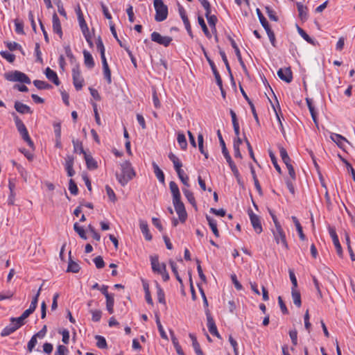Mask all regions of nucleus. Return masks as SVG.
<instances>
[{
  "label": "nucleus",
  "mask_w": 355,
  "mask_h": 355,
  "mask_svg": "<svg viewBox=\"0 0 355 355\" xmlns=\"http://www.w3.org/2000/svg\"><path fill=\"white\" fill-rule=\"evenodd\" d=\"M121 173H116V178L123 187L132 180L135 175V171L129 161H124L120 164Z\"/></svg>",
  "instance_id": "nucleus-1"
},
{
  "label": "nucleus",
  "mask_w": 355,
  "mask_h": 355,
  "mask_svg": "<svg viewBox=\"0 0 355 355\" xmlns=\"http://www.w3.org/2000/svg\"><path fill=\"white\" fill-rule=\"evenodd\" d=\"M155 10V20L160 22L165 20L168 17V7L162 0H153Z\"/></svg>",
  "instance_id": "nucleus-2"
},
{
  "label": "nucleus",
  "mask_w": 355,
  "mask_h": 355,
  "mask_svg": "<svg viewBox=\"0 0 355 355\" xmlns=\"http://www.w3.org/2000/svg\"><path fill=\"white\" fill-rule=\"evenodd\" d=\"M5 78L7 80L11 82H19L26 84H30L31 83L29 77L24 73L19 71L6 73L5 74Z\"/></svg>",
  "instance_id": "nucleus-3"
},
{
  "label": "nucleus",
  "mask_w": 355,
  "mask_h": 355,
  "mask_svg": "<svg viewBox=\"0 0 355 355\" xmlns=\"http://www.w3.org/2000/svg\"><path fill=\"white\" fill-rule=\"evenodd\" d=\"M173 203L180 222L184 223L187 218V214L184 203L181 201V198L173 199Z\"/></svg>",
  "instance_id": "nucleus-4"
},
{
  "label": "nucleus",
  "mask_w": 355,
  "mask_h": 355,
  "mask_svg": "<svg viewBox=\"0 0 355 355\" xmlns=\"http://www.w3.org/2000/svg\"><path fill=\"white\" fill-rule=\"evenodd\" d=\"M151 40L160 45L167 47L170 45L173 39L170 36H162L158 32L154 31L150 35Z\"/></svg>",
  "instance_id": "nucleus-5"
},
{
  "label": "nucleus",
  "mask_w": 355,
  "mask_h": 355,
  "mask_svg": "<svg viewBox=\"0 0 355 355\" xmlns=\"http://www.w3.org/2000/svg\"><path fill=\"white\" fill-rule=\"evenodd\" d=\"M72 78L76 89L80 90L83 86L84 79L81 76L79 67L76 66L72 69Z\"/></svg>",
  "instance_id": "nucleus-6"
},
{
  "label": "nucleus",
  "mask_w": 355,
  "mask_h": 355,
  "mask_svg": "<svg viewBox=\"0 0 355 355\" xmlns=\"http://www.w3.org/2000/svg\"><path fill=\"white\" fill-rule=\"evenodd\" d=\"M248 215L254 230L256 232L257 234H261L263 231V228L260 218L254 213H253L252 210L248 211Z\"/></svg>",
  "instance_id": "nucleus-7"
},
{
  "label": "nucleus",
  "mask_w": 355,
  "mask_h": 355,
  "mask_svg": "<svg viewBox=\"0 0 355 355\" xmlns=\"http://www.w3.org/2000/svg\"><path fill=\"white\" fill-rule=\"evenodd\" d=\"M206 316H207V327H208L209 333L211 335L216 336L217 338H220V336L217 330L216 323H215L209 309L206 310Z\"/></svg>",
  "instance_id": "nucleus-8"
},
{
  "label": "nucleus",
  "mask_w": 355,
  "mask_h": 355,
  "mask_svg": "<svg viewBox=\"0 0 355 355\" xmlns=\"http://www.w3.org/2000/svg\"><path fill=\"white\" fill-rule=\"evenodd\" d=\"M273 235L275 237V240L277 244L281 243L286 250L288 248V243L286 239V235L282 227L276 228L275 231L273 232Z\"/></svg>",
  "instance_id": "nucleus-9"
},
{
  "label": "nucleus",
  "mask_w": 355,
  "mask_h": 355,
  "mask_svg": "<svg viewBox=\"0 0 355 355\" xmlns=\"http://www.w3.org/2000/svg\"><path fill=\"white\" fill-rule=\"evenodd\" d=\"M202 50L203 51V53L205 55V57L206 58V60H207L211 70H212V72L214 75V77L216 78V83L217 85H221V77L216 69V67L214 62V61L209 58V56L208 55L205 49L202 46Z\"/></svg>",
  "instance_id": "nucleus-10"
},
{
  "label": "nucleus",
  "mask_w": 355,
  "mask_h": 355,
  "mask_svg": "<svg viewBox=\"0 0 355 355\" xmlns=\"http://www.w3.org/2000/svg\"><path fill=\"white\" fill-rule=\"evenodd\" d=\"M329 234L332 239V241H333V243H334V245H335V248H336V252L338 254V255L340 257H343V250H342V247L340 245V243L339 242V240H338V235L336 232V230L334 227H329Z\"/></svg>",
  "instance_id": "nucleus-11"
},
{
  "label": "nucleus",
  "mask_w": 355,
  "mask_h": 355,
  "mask_svg": "<svg viewBox=\"0 0 355 355\" xmlns=\"http://www.w3.org/2000/svg\"><path fill=\"white\" fill-rule=\"evenodd\" d=\"M277 76L281 80L285 81L287 83H291L293 80V73L290 67L279 69L277 71Z\"/></svg>",
  "instance_id": "nucleus-12"
},
{
  "label": "nucleus",
  "mask_w": 355,
  "mask_h": 355,
  "mask_svg": "<svg viewBox=\"0 0 355 355\" xmlns=\"http://www.w3.org/2000/svg\"><path fill=\"white\" fill-rule=\"evenodd\" d=\"M330 138L343 150H345V143L349 144V141L345 137L339 134L331 133Z\"/></svg>",
  "instance_id": "nucleus-13"
},
{
  "label": "nucleus",
  "mask_w": 355,
  "mask_h": 355,
  "mask_svg": "<svg viewBox=\"0 0 355 355\" xmlns=\"http://www.w3.org/2000/svg\"><path fill=\"white\" fill-rule=\"evenodd\" d=\"M53 31L55 33L58 34L61 39L62 37V31L60 19L56 13L53 15Z\"/></svg>",
  "instance_id": "nucleus-14"
},
{
  "label": "nucleus",
  "mask_w": 355,
  "mask_h": 355,
  "mask_svg": "<svg viewBox=\"0 0 355 355\" xmlns=\"http://www.w3.org/2000/svg\"><path fill=\"white\" fill-rule=\"evenodd\" d=\"M44 73L46 75V77L55 85L58 86L60 84V81L58 77L56 72L52 70L51 68L47 67L45 69Z\"/></svg>",
  "instance_id": "nucleus-15"
},
{
  "label": "nucleus",
  "mask_w": 355,
  "mask_h": 355,
  "mask_svg": "<svg viewBox=\"0 0 355 355\" xmlns=\"http://www.w3.org/2000/svg\"><path fill=\"white\" fill-rule=\"evenodd\" d=\"M14 107L17 112L20 114H32L33 111L31 107L27 105H25L19 101H16L14 105Z\"/></svg>",
  "instance_id": "nucleus-16"
},
{
  "label": "nucleus",
  "mask_w": 355,
  "mask_h": 355,
  "mask_svg": "<svg viewBox=\"0 0 355 355\" xmlns=\"http://www.w3.org/2000/svg\"><path fill=\"white\" fill-rule=\"evenodd\" d=\"M150 263L154 272L159 273L162 272V263H159L158 255L150 256Z\"/></svg>",
  "instance_id": "nucleus-17"
},
{
  "label": "nucleus",
  "mask_w": 355,
  "mask_h": 355,
  "mask_svg": "<svg viewBox=\"0 0 355 355\" xmlns=\"http://www.w3.org/2000/svg\"><path fill=\"white\" fill-rule=\"evenodd\" d=\"M84 158L86 162L87 168L89 170H95L98 168L97 162L92 157L91 155L85 153L84 154Z\"/></svg>",
  "instance_id": "nucleus-18"
},
{
  "label": "nucleus",
  "mask_w": 355,
  "mask_h": 355,
  "mask_svg": "<svg viewBox=\"0 0 355 355\" xmlns=\"http://www.w3.org/2000/svg\"><path fill=\"white\" fill-rule=\"evenodd\" d=\"M139 227L141 229V231L144 236H145L146 240L147 241H151L152 240V235L150 233L148 225L146 221L141 220L139 221Z\"/></svg>",
  "instance_id": "nucleus-19"
},
{
  "label": "nucleus",
  "mask_w": 355,
  "mask_h": 355,
  "mask_svg": "<svg viewBox=\"0 0 355 355\" xmlns=\"http://www.w3.org/2000/svg\"><path fill=\"white\" fill-rule=\"evenodd\" d=\"M296 6L299 12V17L301 20L305 21L308 18V8L304 6L302 3L297 2Z\"/></svg>",
  "instance_id": "nucleus-20"
},
{
  "label": "nucleus",
  "mask_w": 355,
  "mask_h": 355,
  "mask_svg": "<svg viewBox=\"0 0 355 355\" xmlns=\"http://www.w3.org/2000/svg\"><path fill=\"white\" fill-rule=\"evenodd\" d=\"M189 338L192 341V346L194 349V351L197 355H204L202 350L200 348V345L197 340L196 336L193 334H189Z\"/></svg>",
  "instance_id": "nucleus-21"
},
{
  "label": "nucleus",
  "mask_w": 355,
  "mask_h": 355,
  "mask_svg": "<svg viewBox=\"0 0 355 355\" xmlns=\"http://www.w3.org/2000/svg\"><path fill=\"white\" fill-rule=\"evenodd\" d=\"M83 55L85 66L89 69H92L94 67L95 63L91 53L87 50H84Z\"/></svg>",
  "instance_id": "nucleus-22"
},
{
  "label": "nucleus",
  "mask_w": 355,
  "mask_h": 355,
  "mask_svg": "<svg viewBox=\"0 0 355 355\" xmlns=\"http://www.w3.org/2000/svg\"><path fill=\"white\" fill-rule=\"evenodd\" d=\"M18 329V327L15 325V322H10V324L6 326L1 332L2 337L8 336Z\"/></svg>",
  "instance_id": "nucleus-23"
},
{
  "label": "nucleus",
  "mask_w": 355,
  "mask_h": 355,
  "mask_svg": "<svg viewBox=\"0 0 355 355\" xmlns=\"http://www.w3.org/2000/svg\"><path fill=\"white\" fill-rule=\"evenodd\" d=\"M169 189L173 196V199L180 198V192L178 184L174 181L169 182Z\"/></svg>",
  "instance_id": "nucleus-24"
},
{
  "label": "nucleus",
  "mask_w": 355,
  "mask_h": 355,
  "mask_svg": "<svg viewBox=\"0 0 355 355\" xmlns=\"http://www.w3.org/2000/svg\"><path fill=\"white\" fill-rule=\"evenodd\" d=\"M12 115L14 118L16 128H17L19 133L20 134L21 132H24V130H26L27 128L25 126L23 121L19 119V117L15 112H13L12 114Z\"/></svg>",
  "instance_id": "nucleus-25"
},
{
  "label": "nucleus",
  "mask_w": 355,
  "mask_h": 355,
  "mask_svg": "<svg viewBox=\"0 0 355 355\" xmlns=\"http://www.w3.org/2000/svg\"><path fill=\"white\" fill-rule=\"evenodd\" d=\"M179 179L182 182V183L186 187H189V176L186 174V173L181 168L178 171H175Z\"/></svg>",
  "instance_id": "nucleus-26"
},
{
  "label": "nucleus",
  "mask_w": 355,
  "mask_h": 355,
  "mask_svg": "<svg viewBox=\"0 0 355 355\" xmlns=\"http://www.w3.org/2000/svg\"><path fill=\"white\" fill-rule=\"evenodd\" d=\"M69 264H68L67 272H73V273L78 272L80 269V268L79 265L76 262H75L73 260H71V251H69Z\"/></svg>",
  "instance_id": "nucleus-27"
},
{
  "label": "nucleus",
  "mask_w": 355,
  "mask_h": 355,
  "mask_svg": "<svg viewBox=\"0 0 355 355\" xmlns=\"http://www.w3.org/2000/svg\"><path fill=\"white\" fill-rule=\"evenodd\" d=\"M187 188L188 187L182 189V192H183L184 195L185 196L186 198L187 199V200L189 201V202L193 207H196V201L194 195H193V192L191 191L190 190H189Z\"/></svg>",
  "instance_id": "nucleus-28"
},
{
  "label": "nucleus",
  "mask_w": 355,
  "mask_h": 355,
  "mask_svg": "<svg viewBox=\"0 0 355 355\" xmlns=\"http://www.w3.org/2000/svg\"><path fill=\"white\" fill-rule=\"evenodd\" d=\"M168 158L173 162L175 171L182 168V163L175 154L170 153L168 154Z\"/></svg>",
  "instance_id": "nucleus-29"
},
{
  "label": "nucleus",
  "mask_w": 355,
  "mask_h": 355,
  "mask_svg": "<svg viewBox=\"0 0 355 355\" xmlns=\"http://www.w3.org/2000/svg\"><path fill=\"white\" fill-rule=\"evenodd\" d=\"M152 166L153 168L154 173L159 180V181L162 183H164V174L163 171L160 169L159 166L155 162L152 163Z\"/></svg>",
  "instance_id": "nucleus-30"
},
{
  "label": "nucleus",
  "mask_w": 355,
  "mask_h": 355,
  "mask_svg": "<svg viewBox=\"0 0 355 355\" xmlns=\"http://www.w3.org/2000/svg\"><path fill=\"white\" fill-rule=\"evenodd\" d=\"M206 219H207L208 224H209L210 228L211 229L214 234L216 237H218L220 235H219L218 230L217 228L216 221L208 215L206 216Z\"/></svg>",
  "instance_id": "nucleus-31"
},
{
  "label": "nucleus",
  "mask_w": 355,
  "mask_h": 355,
  "mask_svg": "<svg viewBox=\"0 0 355 355\" xmlns=\"http://www.w3.org/2000/svg\"><path fill=\"white\" fill-rule=\"evenodd\" d=\"M242 144V139L240 137L234 138L233 147L234 150V157L237 158H242V155L240 152L239 146Z\"/></svg>",
  "instance_id": "nucleus-32"
},
{
  "label": "nucleus",
  "mask_w": 355,
  "mask_h": 355,
  "mask_svg": "<svg viewBox=\"0 0 355 355\" xmlns=\"http://www.w3.org/2000/svg\"><path fill=\"white\" fill-rule=\"evenodd\" d=\"M291 219L295 225L296 230L299 234V236H300V239L302 241H304L306 239V236L304 235V234L303 232L302 227L300 225L298 219L297 218L296 216H292Z\"/></svg>",
  "instance_id": "nucleus-33"
},
{
  "label": "nucleus",
  "mask_w": 355,
  "mask_h": 355,
  "mask_svg": "<svg viewBox=\"0 0 355 355\" xmlns=\"http://www.w3.org/2000/svg\"><path fill=\"white\" fill-rule=\"evenodd\" d=\"M291 294L295 305L297 307H300L302 305V301L300 291L297 289H291Z\"/></svg>",
  "instance_id": "nucleus-34"
},
{
  "label": "nucleus",
  "mask_w": 355,
  "mask_h": 355,
  "mask_svg": "<svg viewBox=\"0 0 355 355\" xmlns=\"http://www.w3.org/2000/svg\"><path fill=\"white\" fill-rule=\"evenodd\" d=\"M171 341L173 343V345L175 349L177 354L179 355H185L177 338L175 336L173 331H171Z\"/></svg>",
  "instance_id": "nucleus-35"
},
{
  "label": "nucleus",
  "mask_w": 355,
  "mask_h": 355,
  "mask_svg": "<svg viewBox=\"0 0 355 355\" xmlns=\"http://www.w3.org/2000/svg\"><path fill=\"white\" fill-rule=\"evenodd\" d=\"M33 85L38 89H50L53 87L52 85L49 84L48 83L40 80H35L33 81Z\"/></svg>",
  "instance_id": "nucleus-36"
},
{
  "label": "nucleus",
  "mask_w": 355,
  "mask_h": 355,
  "mask_svg": "<svg viewBox=\"0 0 355 355\" xmlns=\"http://www.w3.org/2000/svg\"><path fill=\"white\" fill-rule=\"evenodd\" d=\"M177 140L180 148L185 150L187 148V141L185 135L183 133H178Z\"/></svg>",
  "instance_id": "nucleus-37"
},
{
  "label": "nucleus",
  "mask_w": 355,
  "mask_h": 355,
  "mask_svg": "<svg viewBox=\"0 0 355 355\" xmlns=\"http://www.w3.org/2000/svg\"><path fill=\"white\" fill-rule=\"evenodd\" d=\"M198 23H199L200 26L202 28V30L204 34L206 35V37H208V38H211V35L209 33V30H208V28L207 27V25H206V24L205 22L204 19L202 17L199 16L198 17Z\"/></svg>",
  "instance_id": "nucleus-38"
},
{
  "label": "nucleus",
  "mask_w": 355,
  "mask_h": 355,
  "mask_svg": "<svg viewBox=\"0 0 355 355\" xmlns=\"http://www.w3.org/2000/svg\"><path fill=\"white\" fill-rule=\"evenodd\" d=\"M219 53L222 58L223 61L224 62V64H225V67H226V69H227L228 73H230L231 79L233 80V76H232V73L231 71V68H230V66L228 62V60H227V58L225 51L222 49H220Z\"/></svg>",
  "instance_id": "nucleus-39"
},
{
  "label": "nucleus",
  "mask_w": 355,
  "mask_h": 355,
  "mask_svg": "<svg viewBox=\"0 0 355 355\" xmlns=\"http://www.w3.org/2000/svg\"><path fill=\"white\" fill-rule=\"evenodd\" d=\"M24 141L27 143L28 146L31 148H34V143L31 140L27 129L19 134Z\"/></svg>",
  "instance_id": "nucleus-40"
},
{
  "label": "nucleus",
  "mask_w": 355,
  "mask_h": 355,
  "mask_svg": "<svg viewBox=\"0 0 355 355\" xmlns=\"http://www.w3.org/2000/svg\"><path fill=\"white\" fill-rule=\"evenodd\" d=\"M114 295L106 298V309L110 314H112L114 313Z\"/></svg>",
  "instance_id": "nucleus-41"
},
{
  "label": "nucleus",
  "mask_w": 355,
  "mask_h": 355,
  "mask_svg": "<svg viewBox=\"0 0 355 355\" xmlns=\"http://www.w3.org/2000/svg\"><path fill=\"white\" fill-rule=\"evenodd\" d=\"M256 12H257V16L259 17V19L260 21V23L262 25V26L264 28V29L266 30V28H270V25H269L267 19L263 15L261 10L259 8H257Z\"/></svg>",
  "instance_id": "nucleus-42"
},
{
  "label": "nucleus",
  "mask_w": 355,
  "mask_h": 355,
  "mask_svg": "<svg viewBox=\"0 0 355 355\" xmlns=\"http://www.w3.org/2000/svg\"><path fill=\"white\" fill-rule=\"evenodd\" d=\"M268 154H269L270 158L271 159V162H272L274 167L275 168L279 174H281L282 173V169H281V167L279 166V165L277 163V159L274 153L271 150H268Z\"/></svg>",
  "instance_id": "nucleus-43"
},
{
  "label": "nucleus",
  "mask_w": 355,
  "mask_h": 355,
  "mask_svg": "<svg viewBox=\"0 0 355 355\" xmlns=\"http://www.w3.org/2000/svg\"><path fill=\"white\" fill-rule=\"evenodd\" d=\"M74 231L80 236V237L84 240L87 239L85 231L80 227L78 223H75L73 225Z\"/></svg>",
  "instance_id": "nucleus-44"
},
{
  "label": "nucleus",
  "mask_w": 355,
  "mask_h": 355,
  "mask_svg": "<svg viewBox=\"0 0 355 355\" xmlns=\"http://www.w3.org/2000/svg\"><path fill=\"white\" fill-rule=\"evenodd\" d=\"M72 143L73 145L74 151L79 153L80 154H85L86 152L83 148V144L81 141H79L78 140H72Z\"/></svg>",
  "instance_id": "nucleus-45"
},
{
  "label": "nucleus",
  "mask_w": 355,
  "mask_h": 355,
  "mask_svg": "<svg viewBox=\"0 0 355 355\" xmlns=\"http://www.w3.org/2000/svg\"><path fill=\"white\" fill-rule=\"evenodd\" d=\"M95 339L97 340L96 346L100 349H105L107 347L106 340L101 336H96Z\"/></svg>",
  "instance_id": "nucleus-46"
},
{
  "label": "nucleus",
  "mask_w": 355,
  "mask_h": 355,
  "mask_svg": "<svg viewBox=\"0 0 355 355\" xmlns=\"http://www.w3.org/2000/svg\"><path fill=\"white\" fill-rule=\"evenodd\" d=\"M157 289L158 302L161 304H166L165 295L164 291L158 284L157 285Z\"/></svg>",
  "instance_id": "nucleus-47"
},
{
  "label": "nucleus",
  "mask_w": 355,
  "mask_h": 355,
  "mask_svg": "<svg viewBox=\"0 0 355 355\" xmlns=\"http://www.w3.org/2000/svg\"><path fill=\"white\" fill-rule=\"evenodd\" d=\"M156 324L157 325L158 330L159 331L160 336L163 339L168 340V336L166 332L164 330V328L161 324L159 318L157 315H156Z\"/></svg>",
  "instance_id": "nucleus-48"
},
{
  "label": "nucleus",
  "mask_w": 355,
  "mask_h": 355,
  "mask_svg": "<svg viewBox=\"0 0 355 355\" xmlns=\"http://www.w3.org/2000/svg\"><path fill=\"white\" fill-rule=\"evenodd\" d=\"M203 136L202 134H199L198 136V148L200 152L203 154L206 159L208 158V153L205 151L203 146Z\"/></svg>",
  "instance_id": "nucleus-49"
},
{
  "label": "nucleus",
  "mask_w": 355,
  "mask_h": 355,
  "mask_svg": "<svg viewBox=\"0 0 355 355\" xmlns=\"http://www.w3.org/2000/svg\"><path fill=\"white\" fill-rule=\"evenodd\" d=\"M297 31L304 40L309 44H313V40L302 28L297 26Z\"/></svg>",
  "instance_id": "nucleus-50"
},
{
  "label": "nucleus",
  "mask_w": 355,
  "mask_h": 355,
  "mask_svg": "<svg viewBox=\"0 0 355 355\" xmlns=\"http://www.w3.org/2000/svg\"><path fill=\"white\" fill-rule=\"evenodd\" d=\"M169 264L171 266V270H172V272H173V274L175 275L177 280L180 282V283H182V280L181 279V277H180L179 274H178V268H177V265L176 263L171 260L169 261Z\"/></svg>",
  "instance_id": "nucleus-51"
},
{
  "label": "nucleus",
  "mask_w": 355,
  "mask_h": 355,
  "mask_svg": "<svg viewBox=\"0 0 355 355\" xmlns=\"http://www.w3.org/2000/svg\"><path fill=\"white\" fill-rule=\"evenodd\" d=\"M235 54H236V58H237V59H238V60H239V63H240V64H241V67H242V69L243 70V72L245 73V75L248 76L249 75L248 71L247 69V67H246V66H245L243 59H242L240 50L236 51L235 52Z\"/></svg>",
  "instance_id": "nucleus-52"
},
{
  "label": "nucleus",
  "mask_w": 355,
  "mask_h": 355,
  "mask_svg": "<svg viewBox=\"0 0 355 355\" xmlns=\"http://www.w3.org/2000/svg\"><path fill=\"white\" fill-rule=\"evenodd\" d=\"M69 190L70 193L74 196L77 195L78 193V187L76 182L72 179H70L69 182Z\"/></svg>",
  "instance_id": "nucleus-53"
},
{
  "label": "nucleus",
  "mask_w": 355,
  "mask_h": 355,
  "mask_svg": "<svg viewBox=\"0 0 355 355\" xmlns=\"http://www.w3.org/2000/svg\"><path fill=\"white\" fill-rule=\"evenodd\" d=\"M0 55L10 63L13 62L15 60V55L8 51H2L0 52Z\"/></svg>",
  "instance_id": "nucleus-54"
},
{
  "label": "nucleus",
  "mask_w": 355,
  "mask_h": 355,
  "mask_svg": "<svg viewBox=\"0 0 355 355\" xmlns=\"http://www.w3.org/2000/svg\"><path fill=\"white\" fill-rule=\"evenodd\" d=\"M266 33L269 37V40L271 42V44L275 47L276 46V39L274 32L271 30L270 27L268 28L265 30Z\"/></svg>",
  "instance_id": "nucleus-55"
},
{
  "label": "nucleus",
  "mask_w": 355,
  "mask_h": 355,
  "mask_svg": "<svg viewBox=\"0 0 355 355\" xmlns=\"http://www.w3.org/2000/svg\"><path fill=\"white\" fill-rule=\"evenodd\" d=\"M37 338L35 335H33L31 340L28 341L27 345V349L29 352H31L34 347H35V345H37Z\"/></svg>",
  "instance_id": "nucleus-56"
},
{
  "label": "nucleus",
  "mask_w": 355,
  "mask_h": 355,
  "mask_svg": "<svg viewBox=\"0 0 355 355\" xmlns=\"http://www.w3.org/2000/svg\"><path fill=\"white\" fill-rule=\"evenodd\" d=\"M25 318L21 315L19 318H11L10 322H15V325L18 327V329L24 324Z\"/></svg>",
  "instance_id": "nucleus-57"
},
{
  "label": "nucleus",
  "mask_w": 355,
  "mask_h": 355,
  "mask_svg": "<svg viewBox=\"0 0 355 355\" xmlns=\"http://www.w3.org/2000/svg\"><path fill=\"white\" fill-rule=\"evenodd\" d=\"M103 74L104 77L106 79L108 84H110L112 83V78H111V71L110 69L109 65L103 67Z\"/></svg>",
  "instance_id": "nucleus-58"
},
{
  "label": "nucleus",
  "mask_w": 355,
  "mask_h": 355,
  "mask_svg": "<svg viewBox=\"0 0 355 355\" xmlns=\"http://www.w3.org/2000/svg\"><path fill=\"white\" fill-rule=\"evenodd\" d=\"M266 13L270 20L277 21H278V17L276 15L275 12L272 10L270 7H266Z\"/></svg>",
  "instance_id": "nucleus-59"
},
{
  "label": "nucleus",
  "mask_w": 355,
  "mask_h": 355,
  "mask_svg": "<svg viewBox=\"0 0 355 355\" xmlns=\"http://www.w3.org/2000/svg\"><path fill=\"white\" fill-rule=\"evenodd\" d=\"M179 13H180V15L182 21H183L184 26L189 24L190 22L189 21V19H188L187 15H186V11L183 7L179 8Z\"/></svg>",
  "instance_id": "nucleus-60"
},
{
  "label": "nucleus",
  "mask_w": 355,
  "mask_h": 355,
  "mask_svg": "<svg viewBox=\"0 0 355 355\" xmlns=\"http://www.w3.org/2000/svg\"><path fill=\"white\" fill-rule=\"evenodd\" d=\"M92 315V320L94 322H98L101 318L102 312L100 310H90Z\"/></svg>",
  "instance_id": "nucleus-61"
},
{
  "label": "nucleus",
  "mask_w": 355,
  "mask_h": 355,
  "mask_svg": "<svg viewBox=\"0 0 355 355\" xmlns=\"http://www.w3.org/2000/svg\"><path fill=\"white\" fill-rule=\"evenodd\" d=\"M94 262L95 263L96 267L98 269L103 268L105 266V262L101 256H98L94 259Z\"/></svg>",
  "instance_id": "nucleus-62"
},
{
  "label": "nucleus",
  "mask_w": 355,
  "mask_h": 355,
  "mask_svg": "<svg viewBox=\"0 0 355 355\" xmlns=\"http://www.w3.org/2000/svg\"><path fill=\"white\" fill-rule=\"evenodd\" d=\"M105 190H106L107 196L109 197L110 200L112 202H115L116 200V195H115L114 191L112 190V189L110 186L106 185Z\"/></svg>",
  "instance_id": "nucleus-63"
},
{
  "label": "nucleus",
  "mask_w": 355,
  "mask_h": 355,
  "mask_svg": "<svg viewBox=\"0 0 355 355\" xmlns=\"http://www.w3.org/2000/svg\"><path fill=\"white\" fill-rule=\"evenodd\" d=\"M69 350L67 347L62 345H59L57 347L55 355H67Z\"/></svg>",
  "instance_id": "nucleus-64"
}]
</instances>
